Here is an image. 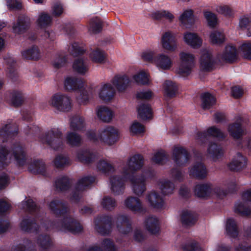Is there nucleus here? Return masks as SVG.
Returning a JSON list of instances; mask_svg holds the SVG:
<instances>
[{
  "label": "nucleus",
  "mask_w": 251,
  "mask_h": 251,
  "mask_svg": "<svg viewBox=\"0 0 251 251\" xmlns=\"http://www.w3.org/2000/svg\"><path fill=\"white\" fill-rule=\"evenodd\" d=\"M64 88L68 91L78 90L79 95L76 96L77 101L82 105L87 104L92 98L93 90L91 86L85 87L83 81L75 77H67L64 82Z\"/></svg>",
  "instance_id": "f257e3e1"
},
{
  "label": "nucleus",
  "mask_w": 251,
  "mask_h": 251,
  "mask_svg": "<svg viewBox=\"0 0 251 251\" xmlns=\"http://www.w3.org/2000/svg\"><path fill=\"white\" fill-rule=\"evenodd\" d=\"M63 134L58 128H52L46 131L40 138L41 143L54 151H59L64 146Z\"/></svg>",
  "instance_id": "f03ea898"
},
{
  "label": "nucleus",
  "mask_w": 251,
  "mask_h": 251,
  "mask_svg": "<svg viewBox=\"0 0 251 251\" xmlns=\"http://www.w3.org/2000/svg\"><path fill=\"white\" fill-rule=\"evenodd\" d=\"M248 119L244 117L239 116L236 120L227 126V131L229 136L234 140H240L243 136L247 134V130L244 127V124H247Z\"/></svg>",
  "instance_id": "7ed1b4c3"
},
{
  "label": "nucleus",
  "mask_w": 251,
  "mask_h": 251,
  "mask_svg": "<svg viewBox=\"0 0 251 251\" xmlns=\"http://www.w3.org/2000/svg\"><path fill=\"white\" fill-rule=\"evenodd\" d=\"M95 179V177L91 175L84 176L79 178L72 193L71 201L74 202H78L82 197V192L94 183Z\"/></svg>",
  "instance_id": "20e7f679"
},
{
  "label": "nucleus",
  "mask_w": 251,
  "mask_h": 251,
  "mask_svg": "<svg viewBox=\"0 0 251 251\" xmlns=\"http://www.w3.org/2000/svg\"><path fill=\"white\" fill-rule=\"evenodd\" d=\"M179 56L180 65L177 72L183 76H187L191 74L195 66V56L192 53L182 51L180 52Z\"/></svg>",
  "instance_id": "39448f33"
},
{
  "label": "nucleus",
  "mask_w": 251,
  "mask_h": 251,
  "mask_svg": "<svg viewBox=\"0 0 251 251\" xmlns=\"http://www.w3.org/2000/svg\"><path fill=\"white\" fill-rule=\"evenodd\" d=\"M52 227L62 231H69L74 234L82 230L80 223L70 216L63 217L60 221L54 224Z\"/></svg>",
  "instance_id": "423d86ee"
},
{
  "label": "nucleus",
  "mask_w": 251,
  "mask_h": 251,
  "mask_svg": "<svg viewBox=\"0 0 251 251\" xmlns=\"http://www.w3.org/2000/svg\"><path fill=\"white\" fill-rule=\"evenodd\" d=\"M98 138L102 144L112 146L118 140V130L114 126H106L99 130Z\"/></svg>",
  "instance_id": "0eeeda50"
},
{
  "label": "nucleus",
  "mask_w": 251,
  "mask_h": 251,
  "mask_svg": "<svg viewBox=\"0 0 251 251\" xmlns=\"http://www.w3.org/2000/svg\"><path fill=\"white\" fill-rule=\"evenodd\" d=\"M49 103L57 109L64 112L71 110L72 100L68 96L61 93H57L50 98Z\"/></svg>",
  "instance_id": "6e6552de"
},
{
  "label": "nucleus",
  "mask_w": 251,
  "mask_h": 251,
  "mask_svg": "<svg viewBox=\"0 0 251 251\" xmlns=\"http://www.w3.org/2000/svg\"><path fill=\"white\" fill-rule=\"evenodd\" d=\"M96 230L102 235L110 233L112 226V218L109 215H101L95 219Z\"/></svg>",
  "instance_id": "1a4fd4ad"
},
{
  "label": "nucleus",
  "mask_w": 251,
  "mask_h": 251,
  "mask_svg": "<svg viewBox=\"0 0 251 251\" xmlns=\"http://www.w3.org/2000/svg\"><path fill=\"white\" fill-rule=\"evenodd\" d=\"M160 43L163 49L170 52H174L178 49L176 35L171 31H166L162 34Z\"/></svg>",
  "instance_id": "9d476101"
},
{
  "label": "nucleus",
  "mask_w": 251,
  "mask_h": 251,
  "mask_svg": "<svg viewBox=\"0 0 251 251\" xmlns=\"http://www.w3.org/2000/svg\"><path fill=\"white\" fill-rule=\"evenodd\" d=\"M143 165V157L140 154H135L129 159L126 166L123 169L122 174L126 177H128L133 172L141 169Z\"/></svg>",
  "instance_id": "9b49d317"
},
{
  "label": "nucleus",
  "mask_w": 251,
  "mask_h": 251,
  "mask_svg": "<svg viewBox=\"0 0 251 251\" xmlns=\"http://www.w3.org/2000/svg\"><path fill=\"white\" fill-rule=\"evenodd\" d=\"M116 226L121 234L127 235L132 229L131 217L125 214L118 215L116 219Z\"/></svg>",
  "instance_id": "f8f14e48"
},
{
  "label": "nucleus",
  "mask_w": 251,
  "mask_h": 251,
  "mask_svg": "<svg viewBox=\"0 0 251 251\" xmlns=\"http://www.w3.org/2000/svg\"><path fill=\"white\" fill-rule=\"evenodd\" d=\"M133 193L142 196L146 190V178L143 176L131 175L129 177Z\"/></svg>",
  "instance_id": "ddd939ff"
},
{
  "label": "nucleus",
  "mask_w": 251,
  "mask_h": 251,
  "mask_svg": "<svg viewBox=\"0 0 251 251\" xmlns=\"http://www.w3.org/2000/svg\"><path fill=\"white\" fill-rule=\"evenodd\" d=\"M112 85L119 92H124L130 83L129 77L125 74L115 75L110 80Z\"/></svg>",
  "instance_id": "4468645a"
},
{
  "label": "nucleus",
  "mask_w": 251,
  "mask_h": 251,
  "mask_svg": "<svg viewBox=\"0 0 251 251\" xmlns=\"http://www.w3.org/2000/svg\"><path fill=\"white\" fill-rule=\"evenodd\" d=\"M172 158L176 165L183 166L189 161L190 155L184 148L181 146H176L173 150Z\"/></svg>",
  "instance_id": "2eb2a0df"
},
{
  "label": "nucleus",
  "mask_w": 251,
  "mask_h": 251,
  "mask_svg": "<svg viewBox=\"0 0 251 251\" xmlns=\"http://www.w3.org/2000/svg\"><path fill=\"white\" fill-rule=\"evenodd\" d=\"M124 204L127 209L134 213H144L146 210L142 201L136 197H127L125 200Z\"/></svg>",
  "instance_id": "dca6fc26"
},
{
  "label": "nucleus",
  "mask_w": 251,
  "mask_h": 251,
  "mask_svg": "<svg viewBox=\"0 0 251 251\" xmlns=\"http://www.w3.org/2000/svg\"><path fill=\"white\" fill-rule=\"evenodd\" d=\"M124 177L118 175H113L110 178V189L115 195H119L124 192L125 189V181L127 178L124 175Z\"/></svg>",
  "instance_id": "f3484780"
},
{
  "label": "nucleus",
  "mask_w": 251,
  "mask_h": 251,
  "mask_svg": "<svg viewBox=\"0 0 251 251\" xmlns=\"http://www.w3.org/2000/svg\"><path fill=\"white\" fill-rule=\"evenodd\" d=\"M153 64L161 70H169L173 65V60L170 56L160 53L154 57Z\"/></svg>",
  "instance_id": "a211bd4d"
},
{
  "label": "nucleus",
  "mask_w": 251,
  "mask_h": 251,
  "mask_svg": "<svg viewBox=\"0 0 251 251\" xmlns=\"http://www.w3.org/2000/svg\"><path fill=\"white\" fill-rule=\"evenodd\" d=\"M247 158L240 152H238L233 157L232 160L227 165L228 169L233 172H240L246 168Z\"/></svg>",
  "instance_id": "6ab92c4d"
},
{
  "label": "nucleus",
  "mask_w": 251,
  "mask_h": 251,
  "mask_svg": "<svg viewBox=\"0 0 251 251\" xmlns=\"http://www.w3.org/2000/svg\"><path fill=\"white\" fill-rule=\"evenodd\" d=\"M189 175L192 177L198 179H203L205 178L207 175V170L201 161H198L194 163L188 169Z\"/></svg>",
  "instance_id": "aec40b11"
},
{
  "label": "nucleus",
  "mask_w": 251,
  "mask_h": 251,
  "mask_svg": "<svg viewBox=\"0 0 251 251\" xmlns=\"http://www.w3.org/2000/svg\"><path fill=\"white\" fill-rule=\"evenodd\" d=\"M209 136L223 139L226 138V135L220 129L213 126L208 128L206 131L198 132L196 138L199 141L203 142L207 140Z\"/></svg>",
  "instance_id": "412c9836"
},
{
  "label": "nucleus",
  "mask_w": 251,
  "mask_h": 251,
  "mask_svg": "<svg viewBox=\"0 0 251 251\" xmlns=\"http://www.w3.org/2000/svg\"><path fill=\"white\" fill-rule=\"evenodd\" d=\"M146 200L149 205L156 209H162L165 207V201L161 195L155 191L147 193Z\"/></svg>",
  "instance_id": "4be33fe9"
},
{
  "label": "nucleus",
  "mask_w": 251,
  "mask_h": 251,
  "mask_svg": "<svg viewBox=\"0 0 251 251\" xmlns=\"http://www.w3.org/2000/svg\"><path fill=\"white\" fill-rule=\"evenodd\" d=\"M238 53L235 47L231 45L226 46L221 54L218 56L220 61L232 63L237 59Z\"/></svg>",
  "instance_id": "5701e85b"
},
{
  "label": "nucleus",
  "mask_w": 251,
  "mask_h": 251,
  "mask_svg": "<svg viewBox=\"0 0 251 251\" xmlns=\"http://www.w3.org/2000/svg\"><path fill=\"white\" fill-rule=\"evenodd\" d=\"M200 68L201 70L210 71L214 69L215 62L211 53L207 50H203L200 59Z\"/></svg>",
  "instance_id": "b1692460"
},
{
  "label": "nucleus",
  "mask_w": 251,
  "mask_h": 251,
  "mask_svg": "<svg viewBox=\"0 0 251 251\" xmlns=\"http://www.w3.org/2000/svg\"><path fill=\"white\" fill-rule=\"evenodd\" d=\"M49 208L56 216L62 215L69 210L67 203L58 199L52 200L49 204Z\"/></svg>",
  "instance_id": "393cba45"
},
{
  "label": "nucleus",
  "mask_w": 251,
  "mask_h": 251,
  "mask_svg": "<svg viewBox=\"0 0 251 251\" xmlns=\"http://www.w3.org/2000/svg\"><path fill=\"white\" fill-rule=\"evenodd\" d=\"M115 90L111 83L101 84L98 92L99 98L102 100L109 101L114 97Z\"/></svg>",
  "instance_id": "a878e982"
},
{
  "label": "nucleus",
  "mask_w": 251,
  "mask_h": 251,
  "mask_svg": "<svg viewBox=\"0 0 251 251\" xmlns=\"http://www.w3.org/2000/svg\"><path fill=\"white\" fill-rule=\"evenodd\" d=\"M224 151L222 146L215 142L209 143L207 148V155L213 161H217L224 154Z\"/></svg>",
  "instance_id": "bb28decb"
},
{
  "label": "nucleus",
  "mask_w": 251,
  "mask_h": 251,
  "mask_svg": "<svg viewBox=\"0 0 251 251\" xmlns=\"http://www.w3.org/2000/svg\"><path fill=\"white\" fill-rule=\"evenodd\" d=\"M184 42L194 49L201 48L202 44V39L196 33L187 32L184 34Z\"/></svg>",
  "instance_id": "cd10ccee"
},
{
  "label": "nucleus",
  "mask_w": 251,
  "mask_h": 251,
  "mask_svg": "<svg viewBox=\"0 0 251 251\" xmlns=\"http://www.w3.org/2000/svg\"><path fill=\"white\" fill-rule=\"evenodd\" d=\"M164 96L166 99H170L176 97L178 93V86L175 82L167 80L163 84Z\"/></svg>",
  "instance_id": "c85d7f7f"
},
{
  "label": "nucleus",
  "mask_w": 251,
  "mask_h": 251,
  "mask_svg": "<svg viewBox=\"0 0 251 251\" xmlns=\"http://www.w3.org/2000/svg\"><path fill=\"white\" fill-rule=\"evenodd\" d=\"M96 111L98 118L104 123H110L113 118V111L107 106H99L97 107Z\"/></svg>",
  "instance_id": "c756f323"
},
{
  "label": "nucleus",
  "mask_w": 251,
  "mask_h": 251,
  "mask_svg": "<svg viewBox=\"0 0 251 251\" xmlns=\"http://www.w3.org/2000/svg\"><path fill=\"white\" fill-rule=\"evenodd\" d=\"M30 25V20L27 16H20L18 17L17 23L13 25V31L16 33H22L29 28Z\"/></svg>",
  "instance_id": "7c9ffc66"
},
{
  "label": "nucleus",
  "mask_w": 251,
  "mask_h": 251,
  "mask_svg": "<svg viewBox=\"0 0 251 251\" xmlns=\"http://www.w3.org/2000/svg\"><path fill=\"white\" fill-rule=\"evenodd\" d=\"M194 193L201 198H207L212 195V185L209 183L199 184L195 186Z\"/></svg>",
  "instance_id": "2f4dec72"
},
{
  "label": "nucleus",
  "mask_w": 251,
  "mask_h": 251,
  "mask_svg": "<svg viewBox=\"0 0 251 251\" xmlns=\"http://www.w3.org/2000/svg\"><path fill=\"white\" fill-rule=\"evenodd\" d=\"M145 228L151 234H156L159 230V222L158 219L154 216L147 217L144 222Z\"/></svg>",
  "instance_id": "473e14b6"
},
{
  "label": "nucleus",
  "mask_w": 251,
  "mask_h": 251,
  "mask_svg": "<svg viewBox=\"0 0 251 251\" xmlns=\"http://www.w3.org/2000/svg\"><path fill=\"white\" fill-rule=\"evenodd\" d=\"M96 168L99 171L106 175L112 174L116 171L114 165L106 159L100 160L97 163Z\"/></svg>",
  "instance_id": "72a5a7b5"
},
{
  "label": "nucleus",
  "mask_w": 251,
  "mask_h": 251,
  "mask_svg": "<svg viewBox=\"0 0 251 251\" xmlns=\"http://www.w3.org/2000/svg\"><path fill=\"white\" fill-rule=\"evenodd\" d=\"M159 189L164 196L172 195L175 191V185L171 180L167 179L160 180L158 183Z\"/></svg>",
  "instance_id": "f704fd0d"
},
{
  "label": "nucleus",
  "mask_w": 251,
  "mask_h": 251,
  "mask_svg": "<svg viewBox=\"0 0 251 251\" xmlns=\"http://www.w3.org/2000/svg\"><path fill=\"white\" fill-rule=\"evenodd\" d=\"M12 153L17 165L22 166L25 164L26 158L22 147L19 144L15 145L12 149Z\"/></svg>",
  "instance_id": "c9c22d12"
},
{
  "label": "nucleus",
  "mask_w": 251,
  "mask_h": 251,
  "mask_svg": "<svg viewBox=\"0 0 251 251\" xmlns=\"http://www.w3.org/2000/svg\"><path fill=\"white\" fill-rule=\"evenodd\" d=\"M76 156L79 161L86 164L92 163L95 159V155L87 150H78Z\"/></svg>",
  "instance_id": "e433bc0d"
},
{
  "label": "nucleus",
  "mask_w": 251,
  "mask_h": 251,
  "mask_svg": "<svg viewBox=\"0 0 251 251\" xmlns=\"http://www.w3.org/2000/svg\"><path fill=\"white\" fill-rule=\"evenodd\" d=\"M201 106L202 109H209L216 103V99L209 93H202L201 96Z\"/></svg>",
  "instance_id": "4c0bfd02"
},
{
  "label": "nucleus",
  "mask_w": 251,
  "mask_h": 251,
  "mask_svg": "<svg viewBox=\"0 0 251 251\" xmlns=\"http://www.w3.org/2000/svg\"><path fill=\"white\" fill-rule=\"evenodd\" d=\"M181 220L185 226L193 225L197 220V214L192 211L185 210L182 213Z\"/></svg>",
  "instance_id": "58836bf2"
},
{
  "label": "nucleus",
  "mask_w": 251,
  "mask_h": 251,
  "mask_svg": "<svg viewBox=\"0 0 251 251\" xmlns=\"http://www.w3.org/2000/svg\"><path fill=\"white\" fill-rule=\"evenodd\" d=\"M17 133V128L15 124H6L0 129V137L6 138L12 137Z\"/></svg>",
  "instance_id": "ea45409f"
},
{
  "label": "nucleus",
  "mask_w": 251,
  "mask_h": 251,
  "mask_svg": "<svg viewBox=\"0 0 251 251\" xmlns=\"http://www.w3.org/2000/svg\"><path fill=\"white\" fill-rule=\"evenodd\" d=\"M66 141L71 146L77 147L81 145L82 138L80 135L75 132L69 131L66 135Z\"/></svg>",
  "instance_id": "a19ab883"
},
{
  "label": "nucleus",
  "mask_w": 251,
  "mask_h": 251,
  "mask_svg": "<svg viewBox=\"0 0 251 251\" xmlns=\"http://www.w3.org/2000/svg\"><path fill=\"white\" fill-rule=\"evenodd\" d=\"M71 184L69 178L66 176H61L56 178L54 185L58 191H64L68 190Z\"/></svg>",
  "instance_id": "79ce46f5"
},
{
  "label": "nucleus",
  "mask_w": 251,
  "mask_h": 251,
  "mask_svg": "<svg viewBox=\"0 0 251 251\" xmlns=\"http://www.w3.org/2000/svg\"><path fill=\"white\" fill-rule=\"evenodd\" d=\"M20 227L22 230L26 232H33L36 231L38 226L33 219H24L20 224Z\"/></svg>",
  "instance_id": "37998d69"
},
{
  "label": "nucleus",
  "mask_w": 251,
  "mask_h": 251,
  "mask_svg": "<svg viewBox=\"0 0 251 251\" xmlns=\"http://www.w3.org/2000/svg\"><path fill=\"white\" fill-rule=\"evenodd\" d=\"M179 20L181 25L186 27L194 23L193 11L191 9L185 10L179 16Z\"/></svg>",
  "instance_id": "c03bdc74"
},
{
  "label": "nucleus",
  "mask_w": 251,
  "mask_h": 251,
  "mask_svg": "<svg viewBox=\"0 0 251 251\" xmlns=\"http://www.w3.org/2000/svg\"><path fill=\"white\" fill-rule=\"evenodd\" d=\"M226 229L227 235L230 237L235 238L238 236V227L234 219L229 218L227 220Z\"/></svg>",
  "instance_id": "a18cd8bd"
},
{
  "label": "nucleus",
  "mask_w": 251,
  "mask_h": 251,
  "mask_svg": "<svg viewBox=\"0 0 251 251\" xmlns=\"http://www.w3.org/2000/svg\"><path fill=\"white\" fill-rule=\"evenodd\" d=\"M102 23L101 20L98 17L91 18L89 23V31L93 34L100 32L102 29Z\"/></svg>",
  "instance_id": "49530a36"
},
{
  "label": "nucleus",
  "mask_w": 251,
  "mask_h": 251,
  "mask_svg": "<svg viewBox=\"0 0 251 251\" xmlns=\"http://www.w3.org/2000/svg\"><path fill=\"white\" fill-rule=\"evenodd\" d=\"M91 60L96 63H103L106 58L105 52L100 49H95L90 54Z\"/></svg>",
  "instance_id": "de8ad7c7"
},
{
  "label": "nucleus",
  "mask_w": 251,
  "mask_h": 251,
  "mask_svg": "<svg viewBox=\"0 0 251 251\" xmlns=\"http://www.w3.org/2000/svg\"><path fill=\"white\" fill-rule=\"evenodd\" d=\"M100 205L106 210L111 211L117 206L116 200L109 196H104L100 201Z\"/></svg>",
  "instance_id": "09e8293b"
},
{
  "label": "nucleus",
  "mask_w": 251,
  "mask_h": 251,
  "mask_svg": "<svg viewBox=\"0 0 251 251\" xmlns=\"http://www.w3.org/2000/svg\"><path fill=\"white\" fill-rule=\"evenodd\" d=\"M85 121L83 117L75 116L72 117L70 121V128L74 131H80L85 126Z\"/></svg>",
  "instance_id": "8fccbe9b"
},
{
  "label": "nucleus",
  "mask_w": 251,
  "mask_h": 251,
  "mask_svg": "<svg viewBox=\"0 0 251 251\" xmlns=\"http://www.w3.org/2000/svg\"><path fill=\"white\" fill-rule=\"evenodd\" d=\"M37 244L43 250H46L52 246V242L50 236L48 235H40L36 240Z\"/></svg>",
  "instance_id": "3c124183"
},
{
  "label": "nucleus",
  "mask_w": 251,
  "mask_h": 251,
  "mask_svg": "<svg viewBox=\"0 0 251 251\" xmlns=\"http://www.w3.org/2000/svg\"><path fill=\"white\" fill-rule=\"evenodd\" d=\"M138 115L143 120L149 119L151 117V110L147 103H142L137 107Z\"/></svg>",
  "instance_id": "603ef678"
},
{
  "label": "nucleus",
  "mask_w": 251,
  "mask_h": 251,
  "mask_svg": "<svg viewBox=\"0 0 251 251\" xmlns=\"http://www.w3.org/2000/svg\"><path fill=\"white\" fill-rule=\"evenodd\" d=\"M22 56L25 59L37 60L40 57V52L37 47L33 46L31 48L23 51Z\"/></svg>",
  "instance_id": "864d4df0"
},
{
  "label": "nucleus",
  "mask_w": 251,
  "mask_h": 251,
  "mask_svg": "<svg viewBox=\"0 0 251 251\" xmlns=\"http://www.w3.org/2000/svg\"><path fill=\"white\" fill-rule=\"evenodd\" d=\"M52 20V17L49 14L42 12L39 15L37 23L41 28H46L51 25Z\"/></svg>",
  "instance_id": "5fc2aeb1"
},
{
  "label": "nucleus",
  "mask_w": 251,
  "mask_h": 251,
  "mask_svg": "<svg viewBox=\"0 0 251 251\" xmlns=\"http://www.w3.org/2000/svg\"><path fill=\"white\" fill-rule=\"evenodd\" d=\"M73 69L79 74H84L88 70V63L81 58H78L73 64Z\"/></svg>",
  "instance_id": "6e6d98bb"
},
{
  "label": "nucleus",
  "mask_w": 251,
  "mask_h": 251,
  "mask_svg": "<svg viewBox=\"0 0 251 251\" xmlns=\"http://www.w3.org/2000/svg\"><path fill=\"white\" fill-rule=\"evenodd\" d=\"M29 169L33 173L43 175L46 170L45 164L42 161L36 160L30 165Z\"/></svg>",
  "instance_id": "4d7b16f0"
},
{
  "label": "nucleus",
  "mask_w": 251,
  "mask_h": 251,
  "mask_svg": "<svg viewBox=\"0 0 251 251\" xmlns=\"http://www.w3.org/2000/svg\"><path fill=\"white\" fill-rule=\"evenodd\" d=\"M70 164L68 157L63 154L57 155L53 160V164L57 168H62Z\"/></svg>",
  "instance_id": "13d9d810"
},
{
  "label": "nucleus",
  "mask_w": 251,
  "mask_h": 251,
  "mask_svg": "<svg viewBox=\"0 0 251 251\" xmlns=\"http://www.w3.org/2000/svg\"><path fill=\"white\" fill-rule=\"evenodd\" d=\"M24 96L21 92L16 91L11 94V102L14 106H20L24 102Z\"/></svg>",
  "instance_id": "bf43d9fd"
},
{
  "label": "nucleus",
  "mask_w": 251,
  "mask_h": 251,
  "mask_svg": "<svg viewBox=\"0 0 251 251\" xmlns=\"http://www.w3.org/2000/svg\"><path fill=\"white\" fill-rule=\"evenodd\" d=\"M133 78L139 84H146L149 82L148 74L143 71L134 75Z\"/></svg>",
  "instance_id": "052dcab7"
},
{
  "label": "nucleus",
  "mask_w": 251,
  "mask_h": 251,
  "mask_svg": "<svg viewBox=\"0 0 251 251\" xmlns=\"http://www.w3.org/2000/svg\"><path fill=\"white\" fill-rule=\"evenodd\" d=\"M33 244L28 240H24L22 244H20L11 248V251H27L32 249Z\"/></svg>",
  "instance_id": "680f3d73"
},
{
  "label": "nucleus",
  "mask_w": 251,
  "mask_h": 251,
  "mask_svg": "<svg viewBox=\"0 0 251 251\" xmlns=\"http://www.w3.org/2000/svg\"><path fill=\"white\" fill-rule=\"evenodd\" d=\"M235 212L243 216H248L251 214V208L246 206L244 203H239L235 205Z\"/></svg>",
  "instance_id": "e2e57ef3"
},
{
  "label": "nucleus",
  "mask_w": 251,
  "mask_h": 251,
  "mask_svg": "<svg viewBox=\"0 0 251 251\" xmlns=\"http://www.w3.org/2000/svg\"><path fill=\"white\" fill-rule=\"evenodd\" d=\"M152 17L155 20H160L164 18L171 21L174 19V16L169 11H158L152 14Z\"/></svg>",
  "instance_id": "0e129e2a"
},
{
  "label": "nucleus",
  "mask_w": 251,
  "mask_h": 251,
  "mask_svg": "<svg viewBox=\"0 0 251 251\" xmlns=\"http://www.w3.org/2000/svg\"><path fill=\"white\" fill-rule=\"evenodd\" d=\"M129 131L132 135L140 134L145 131L144 126L141 123L134 121L131 125Z\"/></svg>",
  "instance_id": "69168bd1"
},
{
  "label": "nucleus",
  "mask_w": 251,
  "mask_h": 251,
  "mask_svg": "<svg viewBox=\"0 0 251 251\" xmlns=\"http://www.w3.org/2000/svg\"><path fill=\"white\" fill-rule=\"evenodd\" d=\"M167 159V156L164 151H160L154 153L152 161L156 164H162Z\"/></svg>",
  "instance_id": "338daca9"
},
{
  "label": "nucleus",
  "mask_w": 251,
  "mask_h": 251,
  "mask_svg": "<svg viewBox=\"0 0 251 251\" xmlns=\"http://www.w3.org/2000/svg\"><path fill=\"white\" fill-rule=\"evenodd\" d=\"M210 40L213 44H219L222 43L225 41L224 34L219 31H214L211 33Z\"/></svg>",
  "instance_id": "774afa93"
}]
</instances>
